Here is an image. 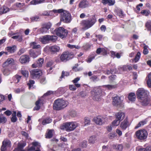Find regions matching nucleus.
Segmentation results:
<instances>
[{
  "mask_svg": "<svg viewBox=\"0 0 151 151\" xmlns=\"http://www.w3.org/2000/svg\"><path fill=\"white\" fill-rule=\"evenodd\" d=\"M136 95L139 101L142 106H151V99L148 98L147 91L143 88H139L137 91Z\"/></svg>",
  "mask_w": 151,
  "mask_h": 151,
  "instance_id": "1",
  "label": "nucleus"
},
{
  "mask_svg": "<svg viewBox=\"0 0 151 151\" xmlns=\"http://www.w3.org/2000/svg\"><path fill=\"white\" fill-rule=\"evenodd\" d=\"M52 11L55 13L60 14V21L66 23H70L71 20L70 14L68 12L63 10L60 9L58 10L53 9Z\"/></svg>",
  "mask_w": 151,
  "mask_h": 151,
  "instance_id": "2",
  "label": "nucleus"
},
{
  "mask_svg": "<svg viewBox=\"0 0 151 151\" xmlns=\"http://www.w3.org/2000/svg\"><path fill=\"white\" fill-rule=\"evenodd\" d=\"M96 21V18L95 15H93L91 17L82 20L81 23L82 26V29L85 30L89 29L92 27Z\"/></svg>",
  "mask_w": 151,
  "mask_h": 151,
  "instance_id": "3",
  "label": "nucleus"
},
{
  "mask_svg": "<svg viewBox=\"0 0 151 151\" xmlns=\"http://www.w3.org/2000/svg\"><path fill=\"white\" fill-rule=\"evenodd\" d=\"M67 106L66 101L62 99H58L54 101L53 107L54 109L59 111L64 109Z\"/></svg>",
  "mask_w": 151,
  "mask_h": 151,
  "instance_id": "4",
  "label": "nucleus"
},
{
  "mask_svg": "<svg viewBox=\"0 0 151 151\" xmlns=\"http://www.w3.org/2000/svg\"><path fill=\"white\" fill-rule=\"evenodd\" d=\"M78 127L76 123L73 122H67L64 123L60 127L61 129L67 132H70L74 130Z\"/></svg>",
  "mask_w": 151,
  "mask_h": 151,
  "instance_id": "5",
  "label": "nucleus"
},
{
  "mask_svg": "<svg viewBox=\"0 0 151 151\" xmlns=\"http://www.w3.org/2000/svg\"><path fill=\"white\" fill-rule=\"evenodd\" d=\"M57 40V37L55 35H45L39 39V41L43 44H46L50 41L55 42Z\"/></svg>",
  "mask_w": 151,
  "mask_h": 151,
  "instance_id": "6",
  "label": "nucleus"
},
{
  "mask_svg": "<svg viewBox=\"0 0 151 151\" xmlns=\"http://www.w3.org/2000/svg\"><path fill=\"white\" fill-rule=\"evenodd\" d=\"M55 34L61 39L65 38L68 34V31L62 27L56 28L54 30Z\"/></svg>",
  "mask_w": 151,
  "mask_h": 151,
  "instance_id": "7",
  "label": "nucleus"
},
{
  "mask_svg": "<svg viewBox=\"0 0 151 151\" xmlns=\"http://www.w3.org/2000/svg\"><path fill=\"white\" fill-rule=\"evenodd\" d=\"M74 57V55L72 52L68 51L63 53L60 57V60L62 62H66L72 59Z\"/></svg>",
  "mask_w": 151,
  "mask_h": 151,
  "instance_id": "8",
  "label": "nucleus"
},
{
  "mask_svg": "<svg viewBox=\"0 0 151 151\" xmlns=\"http://www.w3.org/2000/svg\"><path fill=\"white\" fill-rule=\"evenodd\" d=\"M135 135L138 139L144 140L147 138L148 133L146 130L141 129L137 131Z\"/></svg>",
  "mask_w": 151,
  "mask_h": 151,
  "instance_id": "9",
  "label": "nucleus"
},
{
  "mask_svg": "<svg viewBox=\"0 0 151 151\" xmlns=\"http://www.w3.org/2000/svg\"><path fill=\"white\" fill-rule=\"evenodd\" d=\"M31 77L32 79L39 78L42 74V70L38 69H34L30 71Z\"/></svg>",
  "mask_w": 151,
  "mask_h": 151,
  "instance_id": "10",
  "label": "nucleus"
},
{
  "mask_svg": "<svg viewBox=\"0 0 151 151\" xmlns=\"http://www.w3.org/2000/svg\"><path fill=\"white\" fill-rule=\"evenodd\" d=\"M93 96V99L95 101H98L99 100L101 96V90L99 88L93 89L91 91Z\"/></svg>",
  "mask_w": 151,
  "mask_h": 151,
  "instance_id": "11",
  "label": "nucleus"
},
{
  "mask_svg": "<svg viewBox=\"0 0 151 151\" xmlns=\"http://www.w3.org/2000/svg\"><path fill=\"white\" fill-rule=\"evenodd\" d=\"M112 104L114 106H121L122 103V101L121 99V97L118 96L113 97Z\"/></svg>",
  "mask_w": 151,
  "mask_h": 151,
  "instance_id": "12",
  "label": "nucleus"
},
{
  "mask_svg": "<svg viewBox=\"0 0 151 151\" xmlns=\"http://www.w3.org/2000/svg\"><path fill=\"white\" fill-rule=\"evenodd\" d=\"M11 142L8 139L4 140L2 142V145L1 148V151H5L7 147L11 146Z\"/></svg>",
  "mask_w": 151,
  "mask_h": 151,
  "instance_id": "13",
  "label": "nucleus"
},
{
  "mask_svg": "<svg viewBox=\"0 0 151 151\" xmlns=\"http://www.w3.org/2000/svg\"><path fill=\"white\" fill-rule=\"evenodd\" d=\"M19 60L21 64H26L28 63L30 61L29 56L27 55H22L20 56Z\"/></svg>",
  "mask_w": 151,
  "mask_h": 151,
  "instance_id": "14",
  "label": "nucleus"
},
{
  "mask_svg": "<svg viewBox=\"0 0 151 151\" xmlns=\"http://www.w3.org/2000/svg\"><path fill=\"white\" fill-rule=\"evenodd\" d=\"M43 62L44 59L42 58H40L38 60L36 63H34L32 65V67L34 68L41 67L43 63Z\"/></svg>",
  "mask_w": 151,
  "mask_h": 151,
  "instance_id": "15",
  "label": "nucleus"
},
{
  "mask_svg": "<svg viewBox=\"0 0 151 151\" xmlns=\"http://www.w3.org/2000/svg\"><path fill=\"white\" fill-rule=\"evenodd\" d=\"M129 125V122L127 119L126 118L121 122L120 125V127L122 129L125 130Z\"/></svg>",
  "mask_w": 151,
  "mask_h": 151,
  "instance_id": "16",
  "label": "nucleus"
},
{
  "mask_svg": "<svg viewBox=\"0 0 151 151\" xmlns=\"http://www.w3.org/2000/svg\"><path fill=\"white\" fill-rule=\"evenodd\" d=\"M17 47L15 45H13L12 46L7 47L5 49L10 54H13L14 53L16 50Z\"/></svg>",
  "mask_w": 151,
  "mask_h": 151,
  "instance_id": "17",
  "label": "nucleus"
},
{
  "mask_svg": "<svg viewBox=\"0 0 151 151\" xmlns=\"http://www.w3.org/2000/svg\"><path fill=\"white\" fill-rule=\"evenodd\" d=\"M88 2L87 0H83L80 2L78 6L80 8H84L88 6Z\"/></svg>",
  "mask_w": 151,
  "mask_h": 151,
  "instance_id": "18",
  "label": "nucleus"
},
{
  "mask_svg": "<svg viewBox=\"0 0 151 151\" xmlns=\"http://www.w3.org/2000/svg\"><path fill=\"white\" fill-rule=\"evenodd\" d=\"M60 48L57 45H53L50 47L49 51L52 54H54L59 51Z\"/></svg>",
  "mask_w": 151,
  "mask_h": 151,
  "instance_id": "19",
  "label": "nucleus"
},
{
  "mask_svg": "<svg viewBox=\"0 0 151 151\" xmlns=\"http://www.w3.org/2000/svg\"><path fill=\"white\" fill-rule=\"evenodd\" d=\"M101 2L104 5L107 4L109 6H113L115 3V0H102Z\"/></svg>",
  "mask_w": 151,
  "mask_h": 151,
  "instance_id": "20",
  "label": "nucleus"
},
{
  "mask_svg": "<svg viewBox=\"0 0 151 151\" xmlns=\"http://www.w3.org/2000/svg\"><path fill=\"white\" fill-rule=\"evenodd\" d=\"M125 115L124 113L122 112H119L116 113L115 115L116 118L119 121H121L124 117Z\"/></svg>",
  "mask_w": 151,
  "mask_h": 151,
  "instance_id": "21",
  "label": "nucleus"
},
{
  "mask_svg": "<svg viewBox=\"0 0 151 151\" xmlns=\"http://www.w3.org/2000/svg\"><path fill=\"white\" fill-rule=\"evenodd\" d=\"M111 148L117 151L122 150L123 149V146L121 144H113L111 145Z\"/></svg>",
  "mask_w": 151,
  "mask_h": 151,
  "instance_id": "22",
  "label": "nucleus"
},
{
  "mask_svg": "<svg viewBox=\"0 0 151 151\" xmlns=\"http://www.w3.org/2000/svg\"><path fill=\"white\" fill-rule=\"evenodd\" d=\"M136 96L134 93H130L128 94V98L129 100L133 102L135 101L136 100Z\"/></svg>",
  "mask_w": 151,
  "mask_h": 151,
  "instance_id": "23",
  "label": "nucleus"
},
{
  "mask_svg": "<svg viewBox=\"0 0 151 151\" xmlns=\"http://www.w3.org/2000/svg\"><path fill=\"white\" fill-rule=\"evenodd\" d=\"M94 121L97 124L101 125L103 124L102 120L100 116H98L95 117L93 119Z\"/></svg>",
  "mask_w": 151,
  "mask_h": 151,
  "instance_id": "24",
  "label": "nucleus"
},
{
  "mask_svg": "<svg viewBox=\"0 0 151 151\" xmlns=\"http://www.w3.org/2000/svg\"><path fill=\"white\" fill-rule=\"evenodd\" d=\"M7 121V119L3 114H0V124H5Z\"/></svg>",
  "mask_w": 151,
  "mask_h": 151,
  "instance_id": "25",
  "label": "nucleus"
},
{
  "mask_svg": "<svg viewBox=\"0 0 151 151\" xmlns=\"http://www.w3.org/2000/svg\"><path fill=\"white\" fill-rule=\"evenodd\" d=\"M29 54L33 58H35L38 56L39 53L37 52H35L34 50H31L29 51Z\"/></svg>",
  "mask_w": 151,
  "mask_h": 151,
  "instance_id": "26",
  "label": "nucleus"
},
{
  "mask_svg": "<svg viewBox=\"0 0 151 151\" xmlns=\"http://www.w3.org/2000/svg\"><path fill=\"white\" fill-rule=\"evenodd\" d=\"M9 11V9L7 7L3 6L0 7V14H4Z\"/></svg>",
  "mask_w": 151,
  "mask_h": 151,
  "instance_id": "27",
  "label": "nucleus"
},
{
  "mask_svg": "<svg viewBox=\"0 0 151 151\" xmlns=\"http://www.w3.org/2000/svg\"><path fill=\"white\" fill-rule=\"evenodd\" d=\"M1 71L3 74L6 76H8L10 74V70L8 68H3L1 69Z\"/></svg>",
  "mask_w": 151,
  "mask_h": 151,
  "instance_id": "28",
  "label": "nucleus"
},
{
  "mask_svg": "<svg viewBox=\"0 0 151 151\" xmlns=\"http://www.w3.org/2000/svg\"><path fill=\"white\" fill-rule=\"evenodd\" d=\"M53 130L52 129H50L48 130L47 132L45 134V136L46 138L50 139L53 136Z\"/></svg>",
  "mask_w": 151,
  "mask_h": 151,
  "instance_id": "29",
  "label": "nucleus"
},
{
  "mask_svg": "<svg viewBox=\"0 0 151 151\" xmlns=\"http://www.w3.org/2000/svg\"><path fill=\"white\" fill-rule=\"evenodd\" d=\"M14 6L19 9H22L25 8V4L24 3H17L14 4Z\"/></svg>",
  "mask_w": 151,
  "mask_h": 151,
  "instance_id": "30",
  "label": "nucleus"
},
{
  "mask_svg": "<svg viewBox=\"0 0 151 151\" xmlns=\"http://www.w3.org/2000/svg\"><path fill=\"white\" fill-rule=\"evenodd\" d=\"M52 119L50 117H47L44 119L42 122V124L43 125H45L47 124L50 123L52 122Z\"/></svg>",
  "mask_w": 151,
  "mask_h": 151,
  "instance_id": "31",
  "label": "nucleus"
},
{
  "mask_svg": "<svg viewBox=\"0 0 151 151\" xmlns=\"http://www.w3.org/2000/svg\"><path fill=\"white\" fill-rule=\"evenodd\" d=\"M30 46L33 49H38L41 47L39 45H37V43L35 42H32L30 43Z\"/></svg>",
  "mask_w": 151,
  "mask_h": 151,
  "instance_id": "32",
  "label": "nucleus"
},
{
  "mask_svg": "<svg viewBox=\"0 0 151 151\" xmlns=\"http://www.w3.org/2000/svg\"><path fill=\"white\" fill-rule=\"evenodd\" d=\"M38 31L40 33L44 34L47 32L48 30L43 26L42 27L39 29Z\"/></svg>",
  "mask_w": 151,
  "mask_h": 151,
  "instance_id": "33",
  "label": "nucleus"
},
{
  "mask_svg": "<svg viewBox=\"0 0 151 151\" xmlns=\"http://www.w3.org/2000/svg\"><path fill=\"white\" fill-rule=\"evenodd\" d=\"M26 145L25 143H19L18 144L17 147L20 150H22V149Z\"/></svg>",
  "mask_w": 151,
  "mask_h": 151,
  "instance_id": "34",
  "label": "nucleus"
},
{
  "mask_svg": "<svg viewBox=\"0 0 151 151\" xmlns=\"http://www.w3.org/2000/svg\"><path fill=\"white\" fill-rule=\"evenodd\" d=\"M147 84L149 88H151V73L148 75V79L147 82Z\"/></svg>",
  "mask_w": 151,
  "mask_h": 151,
  "instance_id": "35",
  "label": "nucleus"
},
{
  "mask_svg": "<svg viewBox=\"0 0 151 151\" xmlns=\"http://www.w3.org/2000/svg\"><path fill=\"white\" fill-rule=\"evenodd\" d=\"M69 75V73L67 72H65L63 71L62 72V75L60 77V81H61L62 78H63L64 76H68Z\"/></svg>",
  "mask_w": 151,
  "mask_h": 151,
  "instance_id": "36",
  "label": "nucleus"
},
{
  "mask_svg": "<svg viewBox=\"0 0 151 151\" xmlns=\"http://www.w3.org/2000/svg\"><path fill=\"white\" fill-rule=\"evenodd\" d=\"M52 24L51 23L49 22L43 24L42 26L44 27L47 30L49 29L51 27Z\"/></svg>",
  "mask_w": 151,
  "mask_h": 151,
  "instance_id": "37",
  "label": "nucleus"
},
{
  "mask_svg": "<svg viewBox=\"0 0 151 151\" xmlns=\"http://www.w3.org/2000/svg\"><path fill=\"white\" fill-rule=\"evenodd\" d=\"M42 0H32L31 1L30 3L31 4L35 5L42 3Z\"/></svg>",
  "mask_w": 151,
  "mask_h": 151,
  "instance_id": "38",
  "label": "nucleus"
},
{
  "mask_svg": "<svg viewBox=\"0 0 151 151\" xmlns=\"http://www.w3.org/2000/svg\"><path fill=\"white\" fill-rule=\"evenodd\" d=\"M104 88H107L108 90H109L115 88L116 87V86L115 85H104Z\"/></svg>",
  "mask_w": 151,
  "mask_h": 151,
  "instance_id": "39",
  "label": "nucleus"
},
{
  "mask_svg": "<svg viewBox=\"0 0 151 151\" xmlns=\"http://www.w3.org/2000/svg\"><path fill=\"white\" fill-rule=\"evenodd\" d=\"M96 140V137L95 136H91L88 140L89 143H94Z\"/></svg>",
  "mask_w": 151,
  "mask_h": 151,
  "instance_id": "40",
  "label": "nucleus"
},
{
  "mask_svg": "<svg viewBox=\"0 0 151 151\" xmlns=\"http://www.w3.org/2000/svg\"><path fill=\"white\" fill-rule=\"evenodd\" d=\"M150 11L149 10H142L141 12V13L143 15L145 16H148L150 14Z\"/></svg>",
  "mask_w": 151,
  "mask_h": 151,
  "instance_id": "41",
  "label": "nucleus"
},
{
  "mask_svg": "<svg viewBox=\"0 0 151 151\" xmlns=\"http://www.w3.org/2000/svg\"><path fill=\"white\" fill-rule=\"evenodd\" d=\"M21 72L22 74L26 78L28 77L29 75L28 71L25 70H21Z\"/></svg>",
  "mask_w": 151,
  "mask_h": 151,
  "instance_id": "42",
  "label": "nucleus"
},
{
  "mask_svg": "<svg viewBox=\"0 0 151 151\" xmlns=\"http://www.w3.org/2000/svg\"><path fill=\"white\" fill-rule=\"evenodd\" d=\"M35 82L34 80H30L29 81V82L27 83V85L29 86V89H30L33 86V85L35 83Z\"/></svg>",
  "mask_w": 151,
  "mask_h": 151,
  "instance_id": "43",
  "label": "nucleus"
},
{
  "mask_svg": "<svg viewBox=\"0 0 151 151\" xmlns=\"http://www.w3.org/2000/svg\"><path fill=\"white\" fill-rule=\"evenodd\" d=\"M141 53L139 52L137 53L134 60L135 63L137 62L139 60L140 58Z\"/></svg>",
  "mask_w": 151,
  "mask_h": 151,
  "instance_id": "44",
  "label": "nucleus"
},
{
  "mask_svg": "<svg viewBox=\"0 0 151 151\" xmlns=\"http://www.w3.org/2000/svg\"><path fill=\"white\" fill-rule=\"evenodd\" d=\"M87 142L86 141L84 140L81 142L80 144V147L83 148H86L87 146Z\"/></svg>",
  "mask_w": 151,
  "mask_h": 151,
  "instance_id": "45",
  "label": "nucleus"
},
{
  "mask_svg": "<svg viewBox=\"0 0 151 151\" xmlns=\"http://www.w3.org/2000/svg\"><path fill=\"white\" fill-rule=\"evenodd\" d=\"M116 78V76L115 75H112L110 76H109V81L111 82H113L114 81Z\"/></svg>",
  "mask_w": 151,
  "mask_h": 151,
  "instance_id": "46",
  "label": "nucleus"
},
{
  "mask_svg": "<svg viewBox=\"0 0 151 151\" xmlns=\"http://www.w3.org/2000/svg\"><path fill=\"white\" fill-rule=\"evenodd\" d=\"M146 123V122L145 121H142L140 122L138 124L137 126L136 127V128H138L143 126Z\"/></svg>",
  "mask_w": 151,
  "mask_h": 151,
  "instance_id": "47",
  "label": "nucleus"
},
{
  "mask_svg": "<svg viewBox=\"0 0 151 151\" xmlns=\"http://www.w3.org/2000/svg\"><path fill=\"white\" fill-rule=\"evenodd\" d=\"M120 121L116 119L114 120L112 122V124L114 126H117L120 123Z\"/></svg>",
  "mask_w": 151,
  "mask_h": 151,
  "instance_id": "48",
  "label": "nucleus"
},
{
  "mask_svg": "<svg viewBox=\"0 0 151 151\" xmlns=\"http://www.w3.org/2000/svg\"><path fill=\"white\" fill-rule=\"evenodd\" d=\"M39 19V17L38 16H36L32 17L30 18V20L31 22H34L37 21L38 19Z\"/></svg>",
  "mask_w": 151,
  "mask_h": 151,
  "instance_id": "49",
  "label": "nucleus"
},
{
  "mask_svg": "<svg viewBox=\"0 0 151 151\" xmlns=\"http://www.w3.org/2000/svg\"><path fill=\"white\" fill-rule=\"evenodd\" d=\"M116 134L114 133H110L108 135V137L110 139H112L116 136Z\"/></svg>",
  "mask_w": 151,
  "mask_h": 151,
  "instance_id": "50",
  "label": "nucleus"
},
{
  "mask_svg": "<svg viewBox=\"0 0 151 151\" xmlns=\"http://www.w3.org/2000/svg\"><path fill=\"white\" fill-rule=\"evenodd\" d=\"M145 26L148 30L151 31V23L150 22H147Z\"/></svg>",
  "mask_w": 151,
  "mask_h": 151,
  "instance_id": "51",
  "label": "nucleus"
},
{
  "mask_svg": "<svg viewBox=\"0 0 151 151\" xmlns=\"http://www.w3.org/2000/svg\"><path fill=\"white\" fill-rule=\"evenodd\" d=\"M116 13L120 17H122L123 15V12L121 9H119L117 10Z\"/></svg>",
  "mask_w": 151,
  "mask_h": 151,
  "instance_id": "52",
  "label": "nucleus"
},
{
  "mask_svg": "<svg viewBox=\"0 0 151 151\" xmlns=\"http://www.w3.org/2000/svg\"><path fill=\"white\" fill-rule=\"evenodd\" d=\"M95 58V56H92L90 57H89L86 59V61L88 63H90Z\"/></svg>",
  "mask_w": 151,
  "mask_h": 151,
  "instance_id": "53",
  "label": "nucleus"
},
{
  "mask_svg": "<svg viewBox=\"0 0 151 151\" xmlns=\"http://www.w3.org/2000/svg\"><path fill=\"white\" fill-rule=\"evenodd\" d=\"M21 134L22 135L25 137L26 139H27L28 138L29 135L27 133L24 131H22L21 132Z\"/></svg>",
  "mask_w": 151,
  "mask_h": 151,
  "instance_id": "54",
  "label": "nucleus"
},
{
  "mask_svg": "<svg viewBox=\"0 0 151 151\" xmlns=\"http://www.w3.org/2000/svg\"><path fill=\"white\" fill-rule=\"evenodd\" d=\"M90 120L89 119V118L87 117H86L85 118V120L84 122L85 124V125L89 124H90Z\"/></svg>",
  "mask_w": 151,
  "mask_h": 151,
  "instance_id": "55",
  "label": "nucleus"
},
{
  "mask_svg": "<svg viewBox=\"0 0 151 151\" xmlns=\"http://www.w3.org/2000/svg\"><path fill=\"white\" fill-rule=\"evenodd\" d=\"M6 61L9 65L13 64L14 63V60L12 58H9Z\"/></svg>",
  "mask_w": 151,
  "mask_h": 151,
  "instance_id": "56",
  "label": "nucleus"
},
{
  "mask_svg": "<svg viewBox=\"0 0 151 151\" xmlns=\"http://www.w3.org/2000/svg\"><path fill=\"white\" fill-rule=\"evenodd\" d=\"M147 46H145L144 47V50H143V54L145 55H146L148 53V49H147Z\"/></svg>",
  "mask_w": 151,
  "mask_h": 151,
  "instance_id": "57",
  "label": "nucleus"
},
{
  "mask_svg": "<svg viewBox=\"0 0 151 151\" xmlns=\"http://www.w3.org/2000/svg\"><path fill=\"white\" fill-rule=\"evenodd\" d=\"M69 89L71 91H75L76 89V88L75 85H70L69 86Z\"/></svg>",
  "mask_w": 151,
  "mask_h": 151,
  "instance_id": "58",
  "label": "nucleus"
},
{
  "mask_svg": "<svg viewBox=\"0 0 151 151\" xmlns=\"http://www.w3.org/2000/svg\"><path fill=\"white\" fill-rule=\"evenodd\" d=\"M25 51V50L24 49L21 48L19 50V51L17 52V54L19 55H20L22 54Z\"/></svg>",
  "mask_w": 151,
  "mask_h": 151,
  "instance_id": "59",
  "label": "nucleus"
},
{
  "mask_svg": "<svg viewBox=\"0 0 151 151\" xmlns=\"http://www.w3.org/2000/svg\"><path fill=\"white\" fill-rule=\"evenodd\" d=\"M68 47L71 49H73L74 48H76L77 49H79V47L78 46H77L76 47V45H71L70 44H68L67 45Z\"/></svg>",
  "mask_w": 151,
  "mask_h": 151,
  "instance_id": "60",
  "label": "nucleus"
},
{
  "mask_svg": "<svg viewBox=\"0 0 151 151\" xmlns=\"http://www.w3.org/2000/svg\"><path fill=\"white\" fill-rule=\"evenodd\" d=\"M4 113L7 116H9L12 114V113L10 111L8 110L5 111Z\"/></svg>",
  "mask_w": 151,
  "mask_h": 151,
  "instance_id": "61",
  "label": "nucleus"
},
{
  "mask_svg": "<svg viewBox=\"0 0 151 151\" xmlns=\"http://www.w3.org/2000/svg\"><path fill=\"white\" fill-rule=\"evenodd\" d=\"M95 37H96L99 40L101 41L102 40L103 37V36L101 35H95Z\"/></svg>",
  "mask_w": 151,
  "mask_h": 151,
  "instance_id": "62",
  "label": "nucleus"
},
{
  "mask_svg": "<svg viewBox=\"0 0 151 151\" xmlns=\"http://www.w3.org/2000/svg\"><path fill=\"white\" fill-rule=\"evenodd\" d=\"M15 78L17 80V83H18L19 82L22 76H19L18 75H16L15 76Z\"/></svg>",
  "mask_w": 151,
  "mask_h": 151,
  "instance_id": "63",
  "label": "nucleus"
},
{
  "mask_svg": "<svg viewBox=\"0 0 151 151\" xmlns=\"http://www.w3.org/2000/svg\"><path fill=\"white\" fill-rule=\"evenodd\" d=\"M145 151H151V146H148L145 148H144Z\"/></svg>",
  "mask_w": 151,
  "mask_h": 151,
  "instance_id": "64",
  "label": "nucleus"
}]
</instances>
